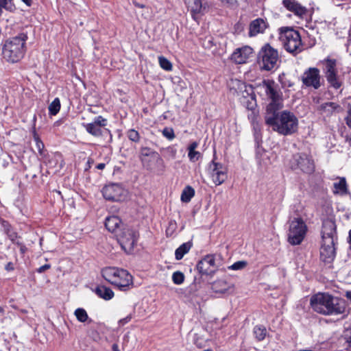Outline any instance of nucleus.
Here are the masks:
<instances>
[{
  "label": "nucleus",
  "instance_id": "31",
  "mask_svg": "<svg viewBox=\"0 0 351 351\" xmlns=\"http://www.w3.org/2000/svg\"><path fill=\"white\" fill-rule=\"evenodd\" d=\"M60 110V101L59 98H56L49 106V114L54 116L58 113Z\"/></svg>",
  "mask_w": 351,
  "mask_h": 351
},
{
  "label": "nucleus",
  "instance_id": "16",
  "mask_svg": "<svg viewBox=\"0 0 351 351\" xmlns=\"http://www.w3.org/2000/svg\"><path fill=\"white\" fill-rule=\"evenodd\" d=\"M197 269L202 275H213L217 270L215 258L213 255H207L197 264Z\"/></svg>",
  "mask_w": 351,
  "mask_h": 351
},
{
  "label": "nucleus",
  "instance_id": "9",
  "mask_svg": "<svg viewBox=\"0 0 351 351\" xmlns=\"http://www.w3.org/2000/svg\"><path fill=\"white\" fill-rule=\"evenodd\" d=\"M289 165L293 170H300L306 173H311L315 169L312 157L304 153L294 154L290 160Z\"/></svg>",
  "mask_w": 351,
  "mask_h": 351
},
{
  "label": "nucleus",
  "instance_id": "33",
  "mask_svg": "<svg viewBox=\"0 0 351 351\" xmlns=\"http://www.w3.org/2000/svg\"><path fill=\"white\" fill-rule=\"evenodd\" d=\"M158 62L160 66V67L167 71H170L172 70V64L171 62L165 58L164 56H159L158 57Z\"/></svg>",
  "mask_w": 351,
  "mask_h": 351
},
{
  "label": "nucleus",
  "instance_id": "46",
  "mask_svg": "<svg viewBox=\"0 0 351 351\" xmlns=\"http://www.w3.org/2000/svg\"><path fill=\"white\" fill-rule=\"evenodd\" d=\"M199 143L197 141L192 142L188 147V151H193L197 148Z\"/></svg>",
  "mask_w": 351,
  "mask_h": 351
},
{
  "label": "nucleus",
  "instance_id": "3",
  "mask_svg": "<svg viewBox=\"0 0 351 351\" xmlns=\"http://www.w3.org/2000/svg\"><path fill=\"white\" fill-rule=\"evenodd\" d=\"M27 35L20 33L18 35L7 39L2 47V56L10 63L19 62L26 52V41Z\"/></svg>",
  "mask_w": 351,
  "mask_h": 351
},
{
  "label": "nucleus",
  "instance_id": "51",
  "mask_svg": "<svg viewBox=\"0 0 351 351\" xmlns=\"http://www.w3.org/2000/svg\"><path fill=\"white\" fill-rule=\"evenodd\" d=\"M106 167V165L104 163H99L97 166H96V168L97 169H99V170H102L105 168Z\"/></svg>",
  "mask_w": 351,
  "mask_h": 351
},
{
  "label": "nucleus",
  "instance_id": "57",
  "mask_svg": "<svg viewBox=\"0 0 351 351\" xmlns=\"http://www.w3.org/2000/svg\"><path fill=\"white\" fill-rule=\"evenodd\" d=\"M346 296L348 298H349L350 300H351V291H348L346 293Z\"/></svg>",
  "mask_w": 351,
  "mask_h": 351
},
{
  "label": "nucleus",
  "instance_id": "44",
  "mask_svg": "<svg viewBox=\"0 0 351 351\" xmlns=\"http://www.w3.org/2000/svg\"><path fill=\"white\" fill-rule=\"evenodd\" d=\"M132 315H128V316H126L125 317L123 318V319H121L119 321V326H124L125 324H128L129 322H130V320L132 319Z\"/></svg>",
  "mask_w": 351,
  "mask_h": 351
},
{
  "label": "nucleus",
  "instance_id": "24",
  "mask_svg": "<svg viewBox=\"0 0 351 351\" xmlns=\"http://www.w3.org/2000/svg\"><path fill=\"white\" fill-rule=\"evenodd\" d=\"M333 193L335 194L345 195L348 193L347 183L345 178H339L338 182L333 183Z\"/></svg>",
  "mask_w": 351,
  "mask_h": 351
},
{
  "label": "nucleus",
  "instance_id": "21",
  "mask_svg": "<svg viewBox=\"0 0 351 351\" xmlns=\"http://www.w3.org/2000/svg\"><path fill=\"white\" fill-rule=\"evenodd\" d=\"M322 234V240H326L328 237L332 239L333 241L337 240L336 225L332 220L327 219L324 221Z\"/></svg>",
  "mask_w": 351,
  "mask_h": 351
},
{
  "label": "nucleus",
  "instance_id": "5",
  "mask_svg": "<svg viewBox=\"0 0 351 351\" xmlns=\"http://www.w3.org/2000/svg\"><path fill=\"white\" fill-rule=\"evenodd\" d=\"M279 39L285 49L291 53L298 54L304 49L299 32L293 28H281Z\"/></svg>",
  "mask_w": 351,
  "mask_h": 351
},
{
  "label": "nucleus",
  "instance_id": "12",
  "mask_svg": "<svg viewBox=\"0 0 351 351\" xmlns=\"http://www.w3.org/2000/svg\"><path fill=\"white\" fill-rule=\"evenodd\" d=\"M184 1L192 19L197 22L209 10L207 1L202 2V0H184Z\"/></svg>",
  "mask_w": 351,
  "mask_h": 351
},
{
  "label": "nucleus",
  "instance_id": "28",
  "mask_svg": "<svg viewBox=\"0 0 351 351\" xmlns=\"http://www.w3.org/2000/svg\"><path fill=\"white\" fill-rule=\"evenodd\" d=\"M3 9L10 12H14L16 8L13 0H0V16L3 14Z\"/></svg>",
  "mask_w": 351,
  "mask_h": 351
},
{
  "label": "nucleus",
  "instance_id": "13",
  "mask_svg": "<svg viewBox=\"0 0 351 351\" xmlns=\"http://www.w3.org/2000/svg\"><path fill=\"white\" fill-rule=\"evenodd\" d=\"M303 86L318 89L321 86L320 71L317 68L310 67L301 75Z\"/></svg>",
  "mask_w": 351,
  "mask_h": 351
},
{
  "label": "nucleus",
  "instance_id": "20",
  "mask_svg": "<svg viewBox=\"0 0 351 351\" xmlns=\"http://www.w3.org/2000/svg\"><path fill=\"white\" fill-rule=\"evenodd\" d=\"M253 53V49L249 46H245L237 49L232 54V60L237 64L245 63L247 59Z\"/></svg>",
  "mask_w": 351,
  "mask_h": 351
},
{
  "label": "nucleus",
  "instance_id": "19",
  "mask_svg": "<svg viewBox=\"0 0 351 351\" xmlns=\"http://www.w3.org/2000/svg\"><path fill=\"white\" fill-rule=\"evenodd\" d=\"M268 27V23L266 20L258 18L250 23L249 25V36H256L259 34H263L265 29Z\"/></svg>",
  "mask_w": 351,
  "mask_h": 351
},
{
  "label": "nucleus",
  "instance_id": "2",
  "mask_svg": "<svg viewBox=\"0 0 351 351\" xmlns=\"http://www.w3.org/2000/svg\"><path fill=\"white\" fill-rule=\"evenodd\" d=\"M311 305L315 311L323 315H339L346 309L344 300L324 293L313 295Z\"/></svg>",
  "mask_w": 351,
  "mask_h": 351
},
{
  "label": "nucleus",
  "instance_id": "58",
  "mask_svg": "<svg viewBox=\"0 0 351 351\" xmlns=\"http://www.w3.org/2000/svg\"><path fill=\"white\" fill-rule=\"evenodd\" d=\"M3 313H4L3 308L0 306V314H3Z\"/></svg>",
  "mask_w": 351,
  "mask_h": 351
},
{
  "label": "nucleus",
  "instance_id": "38",
  "mask_svg": "<svg viewBox=\"0 0 351 351\" xmlns=\"http://www.w3.org/2000/svg\"><path fill=\"white\" fill-rule=\"evenodd\" d=\"M247 265L246 261H237L228 267L229 269L231 270H239L243 269Z\"/></svg>",
  "mask_w": 351,
  "mask_h": 351
},
{
  "label": "nucleus",
  "instance_id": "49",
  "mask_svg": "<svg viewBox=\"0 0 351 351\" xmlns=\"http://www.w3.org/2000/svg\"><path fill=\"white\" fill-rule=\"evenodd\" d=\"M50 268V265H48V264H46V265H44L43 266H41L38 269V271L41 273V272H43L45 271V270L48 269Z\"/></svg>",
  "mask_w": 351,
  "mask_h": 351
},
{
  "label": "nucleus",
  "instance_id": "18",
  "mask_svg": "<svg viewBox=\"0 0 351 351\" xmlns=\"http://www.w3.org/2000/svg\"><path fill=\"white\" fill-rule=\"evenodd\" d=\"M107 123L106 119L102 116H97L93 122L84 124V126L88 133L94 136L99 137L102 135L101 128L106 126Z\"/></svg>",
  "mask_w": 351,
  "mask_h": 351
},
{
  "label": "nucleus",
  "instance_id": "41",
  "mask_svg": "<svg viewBox=\"0 0 351 351\" xmlns=\"http://www.w3.org/2000/svg\"><path fill=\"white\" fill-rule=\"evenodd\" d=\"M34 141L36 142V148L38 152L40 154H43V151L45 147L43 143L36 134L34 135Z\"/></svg>",
  "mask_w": 351,
  "mask_h": 351
},
{
  "label": "nucleus",
  "instance_id": "11",
  "mask_svg": "<svg viewBox=\"0 0 351 351\" xmlns=\"http://www.w3.org/2000/svg\"><path fill=\"white\" fill-rule=\"evenodd\" d=\"M324 71L328 82L335 89L341 86V82L337 75V60L331 58L324 60Z\"/></svg>",
  "mask_w": 351,
  "mask_h": 351
},
{
  "label": "nucleus",
  "instance_id": "1",
  "mask_svg": "<svg viewBox=\"0 0 351 351\" xmlns=\"http://www.w3.org/2000/svg\"><path fill=\"white\" fill-rule=\"evenodd\" d=\"M257 93L265 95L270 102L267 106L265 120L272 130L284 135H291L298 128V118L291 112L278 111L283 108L282 93L273 80H263L256 86Z\"/></svg>",
  "mask_w": 351,
  "mask_h": 351
},
{
  "label": "nucleus",
  "instance_id": "25",
  "mask_svg": "<svg viewBox=\"0 0 351 351\" xmlns=\"http://www.w3.org/2000/svg\"><path fill=\"white\" fill-rule=\"evenodd\" d=\"M146 157H149L152 159H158L159 154L149 147H144L141 149L140 159L143 164L146 162Z\"/></svg>",
  "mask_w": 351,
  "mask_h": 351
},
{
  "label": "nucleus",
  "instance_id": "48",
  "mask_svg": "<svg viewBox=\"0 0 351 351\" xmlns=\"http://www.w3.org/2000/svg\"><path fill=\"white\" fill-rule=\"evenodd\" d=\"M3 227L4 231L6 234L12 230L10 225L8 222H5V221L3 222Z\"/></svg>",
  "mask_w": 351,
  "mask_h": 351
},
{
  "label": "nucleus",
  "instance_id": "32",
  "mask_svg": "<svg viewBox=\"0 0 351 351\" xmlns=\"http://www.w3.org/2000/svg\"><path fill=\"white\" fill-rule=\"evenodd\" d=\"M74 315L80 322H85L88 319V315L86 310L82 308L75 309Z\"/></svg>",
  "mask_w": 351,
  "mask_h": 351
},
{
  "label": "nucleus",
  "instance_id": "34",
  "mask_svg": "<svg viewBox=\"0 0 351 351\" xmlns=\"http://www.w3.org/2000/svg\"><path fill=\"white\" fill-rule=\"evenodd\" d=\"M172 280L176 285H181L184 280V275L180 271H175L172 275Z\"/></svg>",
  "mask_w": 351,
  "mask_h": 351
},
{
  "label": "nucleus",
  "instance_id": "4",
  "mask_svg": "<svg viewBox=\"0 0 351 351\" xmlns=\"http://www.w3.org/2000/svg\"><path fill=\"white\" fill-rule=\"evenodd\" d=\"M101 274L106 281L119 291H126L134 287L133 277L125 269L108 267L102 269Z\"/></svg>",
  "mask_w": 351,
  "mask_h": 351
},
{
  "label": "nucleus",
  "instance_id": "53",
  "mask_svg": "<svg viewBox=\"0 0 351 351\" xmlns=\"http://www.w3.org/2000/svg\"><path fill=\"white\" fill-rule=\"evenodd\" d=\"M169 150H171V152L172 156H173V157H175V156H176V152H177L176 149H173V148H172V147H169Z\"/></svg>",
  "mask_w": 351,
  "mask_h": 351
},
{
  "label": "nucleus",
  "instance_id": "42",
  "mask_svg": "<svg viewBox=\"0 0 351 351\" xmlns=\"http://www.w3.org/2000/svg\"><path fill=\"white\" fill-rule=\"evenodd\" d=\"M343 338L347 342L351 343V325L344 330Z\"/></svg>",
  "mask_w": 351,
  "mask_h": 351
},
{
  "label": "nucleus",
  "instance_id": "7",
  "mask_svg": "<svg viewBox=\"0 0 351 351\" xmlns=\"http://www.w3.org/2000/svg\"><path fill=\"white\" fill-rule=\"evenodd\" d=\"M307 227L301 218H295L291 221L287 233L288 241L293 245H299L304 240Z\"/></svg>",
  "mask_w": 351,
  "mask_h": 351
},
{
  "label": "nucleus",
  "instance_id": "22",
  "mask_svg": "<svg viewBox=\"0 0 351 351\" xmlns=\"http://www.w3.org/2000/svg\"><path fill=\"white\" fill-rule=\"evenodd\" d=\"M121 220L117 216H110L106 217L105 221V226L106 229L112 232L117 233L120 231V225Z\"/></svg>",
  "mask_w": 351,
  "mask_h": 351
},
{
  "label": "nucleus",
  "instance_id": "23",
  "mask_svg": "<svg viewBox=\"0 0 351 351\" xmlns=\"http://www.w3.org/2000/svg\"><path fill=\"white\" fill-rule=\"evenodd\" d=\"M339 106L335 102H325L317 107V110L324 116L331 115Z\"/></svg>",
  "mask_w": 351,
  "mask_h": 351
},
{
  "label": "nucleus",
  "instance_id": "52",
  "mask_svg": "<svg viewBox=\"0 0 351 351\" xmlns=\"http://www.w3.org/2000/svg\"><path fill=\"white\" fill-rule=\"evenodd\" d=\"M23 3H25L27 6H31L32 3V0H21Z\"/></svg>",
  "mask_w": 351,
  "mask_h": 351
},
{
  "label": "nucleus",
  "instance_id": "6",
  "mask_svg": "<svg viewBox=\"0 0 351 351\" xmlns=\"http://www.w3.org/2000/svg\"><path fill=\"white\" fill-rule=\"evenodd\" d=\"M280 62L278 51L269 44L261 49L258 56V64L262 71H270L276 69Z\"/></svg>",
  "mask_w": 351,
  "mask_h": 351
},
{
  "label": "nucleus",
  "instance_id": "37",
  "mask_svg": "<svg viewBox=\"0 0 351 351\" xmlns=\"http://www.w3.org/2000/svg\"><path fill=\"white\" fill-rule=\"evenodd\" d=\"M221 3L229 8H237L239 3L238 0H221Z\"/></svg>",
  "mask_w": 351,
  "mask_h": 351
},
{
  "label": "nucleus",
  "instance_id": "56",
  "mask_svg": "<svg viewBox=\"0 0 351 351\" xmlns=\"http://www.w3.org/2000/svg\"><path fill=\"white\" fill-rule=\"evenodd\" d=\"M349 243H350V249H351V230H350L349 232Z\"/></svg>",
  "mask_w": 351,
  "mask_h": 351
},
{
  "label": "nucleus",
  "instance_id": "26",
  "mask_svg": "<svg viewBox=\"0 0 351 351\" xmlns=\"http://www.w3.org/2000/svg\"><path fill=\"white\" fill-rule=\"evenodd\" d=\"M95 293L99 298L105 300H109L114 297V292L112 290L105 286H99L97 287Z\"/></svg>",
  "mask_w": 351,
  "mask_h": 351
},
{
  "label": "nucleus",
  "instance_id": "8",
  "mask_svg": "<svg viewBox=\"0 0 351 351\" xmlns=\"http://www.w3.org/2000/svg\"><path fill=\"white\" fill-rule=\"evenodd\" d=\"M117 241L121 248L127 253H130L137 242L138 232L129 227H124L116 234Z\"/></svg>",
  "mask_w": 351,
  "mask_h": 351
},
{
  "label": "nucleus",
  "instance_id": "17",
  "mask_svg": "<svg viewBox=\"0 0 351 351\" xmlns=\"http://www.w3.org/2000/svg\"><path fill=\"white\" fill-rule=\"evenodd\" d=\"M282 5L287 10L292 12L300 19H304L307 16V8L302 5L296 0H283Z\"/></svg>",
  "mask_w": 351,
  "mask_h": 351
},
{
  "label": "nucleus",
  "instance_id": "50",
  "mask_svg": "<svg viewBox=\"0 0 351 351\" xmlns=\"http://www.w3.org/2000/svg\"><path fill=\"white\" fill-rule=\"evenodd\" d=\"M5 269L7 270V271H12L14 270V265L11 262H9L5 267Z\"/></svg>",
  "mask_w": 351,
  "mask_h": 351
},
{
  "label": "nucleus",
  "instance_id": "45",
  "mask_svg": "<svg viewBox=\"0 0 351 351\" xmlns=\"http://www.w3.org/2000/svg\"><path fill=\"white\" fill-rule=\"evenodd\" d=\"M15 244L19 247L20 252L22 254H24L27 252V249L23 243L17 241Z\"/></svg>",
  "mask_w": 351,
  "mask_h": 351
},
{
  "label": "nucleus",
  "instance_id": "35",
  "mask_svg": "<svg viewBox=\"0 0 351 351\" xmlns=\"http://www.w3.org/2000/svg\"><path fill=\"white\" fill-rule=\"evenodd\" d=\"M127 136L130 141L135 143H138L140 140L139 133L134 129H130L127 132Z\"/></svg>",
  "mask_w": 351,
  "mask_h": 351
},
{
  "label": "nucleus",
  "instance_id": "27",
  "mask_svg": "<svg viewBox=\"0 0 351 351\" xmlns=\"http://www.w3.org/2000/svg\"><path fill=\"white\" fill-rule=\"evenodd\" d=\"M192 247L191 242L182 243L179 247L176 250L175 257L177 261L181 260L184 256L187 254Z\"/></svg>",
  "mask_w": 351,
  "mask_h": 351
},
{
  "label": "nucleus",
  "instance_id": "43",
  "mask_svg": "<svg viewBox=\"0 0 351 351\" xmlns=\"http://www.w3.org/2000/svg\"><path fill=\"white\" fill-rule=\"evenodd\" d=\"M8 238L12 241V243H15L18 241H16L18 238V234L16 232H14L12 229L6 234Z\"/></svg>",
  "mask_w": 351,
  "mask_h": 351
},
{
  "label": "nucleus",
  "instance_id": "14",
  "mask_svg": "<svg viewBox=\"0 0 351 351\" xmlns=\"http://www.w3.org/2000/svg\"><path fill=\"white\" fill-rule=\"evenodd\" d=\"M102 194L107 200L118 202L124 199L126 191L119 184H112L103 188Z\"/></svg>",
  "mask_w": 351,
  "mask_h": 351
},
{
  "label": "nucleus",
  "instance_id": "29",
  "mask_svg": "<svg viewBox=\"0 0 351 351\" xmlns=\"http://www.w3.org/2000/svg\"><path fill=\"white\" fill-rule=\"evenodd\" d=\"M195 195V190L190 186H186L181 194V201L182 202H189L191 198Z\"/></svg>",
  "mask_w": 351,
  "mask_h": 351
},
{
  "label": "nucleus",
  "instance_id": "36",
  "mask_svg": "<svg viewBox=\"0 0 351 351\" xmlns=\"http://www.w3.org/2000/svg\"><path fill=\"white\" fill-rule=\"evenodd\" d=\"M188 157L191 162H195L202 158V154L196 150L188 151Z\"/></svg>",
  "mask_w": 351,
  "mask_h": 351
},
{
  "label": "nucleus",
  "instance_id": "47",
  "mask_svg": "<svg viewBox=\"0 0 351 351\" xmlns=\"http://www.w3.org/2000/svg\"><path fill=\"white\" fill-rule=\"evenodd\" d=\"M346 123L348 126L351 128V106L348 109V116L346 117Z\"/></svg>",
  "mask_w": 351,
  "mask_h": 351
},
{
  "label": "nucleus",
  "instance_id": "40",
  "mask_svg": "<svg viewBox=\"0 0 351 351\" xmlns=\"http://www.w3.org/2000/svg\"><path fill=\"white\" fill-rule=\"evenodd\" d=\"M162 134L169 140H173L175 138V134L172 128H165L162 130Z\"/></svg>",
  "mask_w": 351,
  "mask_h": 351
},
{
  "label": "nucleus",
  "instance_id": "10",
  "mask_svg": "<svg viewBox=\"0 0 351 351\" xmlns=\"http://www.w3.org/2000/svg\"><path fill=\"white\" fill-rule=\"evenodd\" d=\"M207 172L216 186L223 184L228 178V169L222 163L215 161V156L208 164Z\"/></svg>",
  "mask_w": 351,
  "mask_h": 351
},
{
  "label": "nucleus",
  "instance_id": "54",
  "mask_svg": "<svg viewBox=\"0 0 351 351\" xmlns=\"http://www.w3.org/2000/svg\"><path fill=\"white\" fill-rule=\"evenodd\" d=\"M112 351H120L117 344L112 345Z\"/></svg>",
  "mask_w": 351,
  "mask_h": 351
},
{
  "label": "nucleus",
  "instance_id": "15",
  "mask_svg": "<svg viewBox=\"0 0 351 351\" xmlns=\"http://www.w3.org/2000/svg\"><path fill=\"white\" fill-rule=\"evenodd\" d=\"M335 241L332 239L327 238L326 240H322L320 248V258L326 263H330L333 261L336 252H335Z\"/></svg>",
  "mask_w": 351,
  "mask_h": 351
},
{
  "label": "nucleus",
  "instance_id": "55",
  "mask_svg": "<svg viewBox=\"0 0 351 351\" xmlns=\"http://www.w3.org/2000/svg\"><path fill=\"white\" fill-rule=\"evenodd\" d=\"M134 5H135L136 7H138V8H144V7H145V5H143V4H140V3H136V2H134Z\"/></svg>",
  "mask_w": 351,
  "mask_h": 351
},
{
  "label": "nucleus",
  "instance_id": "30",
  "mask_svg": "<svg viewBox=\"0 0 351 351\" xmlns=\"http://www.w3.org/2000/svg\"><path fill=\"white\" fill-rule=\"evenodd\" d=\"M255 338L258 341L263 340L267 335V329L263 326H256L253 330Z\"/></svg>",
  "mask_w": 351,
  "mask_h": 351
},
{
  "label": "nucleus",
  "instance_id": "39",
  "mask_svg": "<svg viewBox=\"0 0 351 351\" xmlns=\"http://www.w3.org/2000/svg\"><path fill=\"white\" fill-rule=\"evenodd\" d=\"M177 228V225L175 221H171L169 223V226L167 228L166 233L167 236H171L175 232Z\"/></svg>",
  "mask_w": 351,
  "mask_h": 351
}]
</instances>
